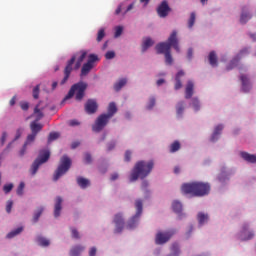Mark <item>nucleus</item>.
Here are the masks:
<instances>
[{"label":"nucleus","instance_id":"13","mask_svg":"<svg viewBox=\"0 0 256 256\" xmlns=\"http://www.w3.org/2000/svg\"><path fill=\"white\" fill-rule=\"evenodd\" d=\"M249 53V49L244 48L242 49L239 54L237 55V57H235L230 64L227 67V71H231V69H235V67H237V65H239V59H241L243 57V55H248Z\"/></svg>","mask_w":256,"mask_h":256},{"label":"nucleus","instance_id":"63","mask_svg":"<svg viewBox=\"0 0 256 256\" xmlns=\"http://www.w3.org/2000/svg\"><path fill=\"white\" fill-rule=\"evenodd\" d=\"M69 125H70V127H75V126L79 125V121H77V120H70L69 121Z\"/></svg>","mask_w":256,"mask_h":256},{"label":"nucleus","instance_id":"46","mask_svg":"<svg viewBox=\"0 0 256 256\" xmlns=\"http://www.w3.org/2000/svg\"><path fill=\"white\" fill-rule=\"evenodd\" d=\"M37 137V134H34L33 132L27 136L26 145L28 143H33L35 141V138Z\"/></svg>","mask_w":256,"mask_h":256},{"label":"nucleus","instance_id":"22","mask_svg":"<svg viewBox=\"0 0 256 256\" xmlns=\"http://www.w3.org/2000/svg\"><path fill=\"white\" fill-rule=\"evenodd\" d=\"M30 129H31L32 133H34V135H38L40 133V131L43 129V125L37 123V121H33L30 124Z\"/></svg>","mask_w":256,"mask_h":256},{"label":"nucleus","instance_id":"48","mask_svg":"<svg viewBox=\"0 0 256 256\" xmlns=\"http://www.w3.org/2000/svg\"><path fill=\"white\" fill-rule=\"evenodd\" d=\"M93 161L92 157H91V154L90 153H85L84 154V163H91Z\"/></svg>","mask_w":256,"mask_h":256},{"label":"nucleus","instance_id":"17","mask_svg":"<svg viewBox=\"0 0 256 256\" xmlns=\"http://www.w3.org/2000/svg\"><path fill=\"white\" fill-rule=\"evenodd\" d=\"M63 203V198H61L60 196L56 197V203L54 206V217H59L61 215V209H63V207L61 206Z\"/></svg>","mask_w":256,"mask_h":256},{"label":"nucleus","instance_id":"33","mask_svg":"<svg viewBox=\"0 0 256 256\" xmlns=\"http://www.w3.org/2000/svg\"><path fill=\"white\" fill-rule=\"evenodd\" d=\"M153 43L151 38H146L142 44V53H145L149 47H152Z\"/></svg>","mask_w":256,"mask_h":256},{"label":"nucleus","instance_id":"16","mask_svg":"<svg viewBox=\"0 0 256 256\" xmlns=\"http://www.w3.org/2000/svg\"><path fill=\"white\" fill-rule=\"evenodd\" d=\"M223 129L224 127L222 124H219L214 128V132L210 138V141H212V143L219 141V137L221 136V132L223 131Z\"/></svg>","mask_w":256,"mask_h":256},{"label":"nucleus","instance_id":"40","mask_svg":"<svg viewBox=\"0 0 256 256\" xmlns=\"http://www.w3.org/2000/svg\"><path fill=\"white\" fill-rule=\"evenodd\" d=\"M105 37V29H100L99 31H98V34H97V38H96V41L98 42V43H101V41H103V38Z\"/></svg>","mask_w":256,"mask_h":256},{"label":"nucleus","instance_id":"6","mask_svg":"<svg viewBox=\"0 0 256 256\" xmlns=\"http://www.w3.org/2000/svg\"><path fill=\"white\" fill-rule=\"evenodd\" d=\"M51 157V153L48 150H41L37 159L33 162L30 173L31 175H36L37 171H39V167L43 165V163H47L49 158Z\"/></svg>","mask_w":256,"mask_h":256},{"label":"nucleus","instance_id":"61","mask_svg":"<svg viewBox=\"0 0 256 256\" xmlns=\"http://www.w3.org/2000/svg\"><path fill=\"white\" fill-rule=\"evenodd\" d=\"M187 57H188L189 61H191V59H193V49L192 48L188 49Z\"/></svg>","mask_w":256,"mask_h":256},{"label":"nucleus","instance_id":"62","mask_svg":"<svg viewBox=\"0 0 256 256\" xmlns=\"http://www.w3.org/2000/svg\"><path fill=\"white\" fill-rule=\"evenodd\" d=\"M25 151H27V144H24L23 148L20 150V157H23V155H25Z\"/></svg>","mask_w":256,"mask_h":256},{"label":"nucleus","instance_id":"4","mask_svg":"<svg viewBox=\"0 0 256 256\" xmlns=\"http://www.w3.org/2000/svg\"><path fill=\"white\" fill-rule=\"evenodd\" d=\"M153 161H139L135 164L132 173L130 175V181H137V179H145L153 171Z\"/></svg>","mask_w":256,"mask_h":256},{"label":"nucleus","instance_id":"58","mask_svg":"<svg viewBox=\"0 0 256 256\" xmlns=\"http://www.w3.org/2000/svg\"><path fill=\"white\" fill-rule=\"evenodd\" d=\"M96 255H97V248L92 247V248L89 250V256H96Z\"/></svg>","mask_w":256,"mask_h":256},{"label":"nucleus","instance_id":"30","mask_svg":"<svg viewBox=\"0 0 256 256\" xmlns=\"http://www.w3.org/2000/svg\"><path fill=\"white\" fill-rule=\"evenodd\" d=\"M125 85H127V78H122L116 84H114V89L115 91H121Z\"/></svg>","mask_w":256,"mask_h":256},{"label":"nucleus","instance_id":"27","mask_svg":"<svg viewBox=\"0 0 256 256\" xmlns=\"http://www.w3.org/2000/svg\"><path fill=\"white\" fill-rule=\"evenodd\" d=\"M91 69H93V64H89L88 62L85 63L81 69V77H85L86 75H89V73L91 72Z\"/></svg>","mask_w":256,"mask_h":256},{"label":"nucleus","instance_id":"34","mask_svg":"<svg viewBox=\"0 0 256 256\" xmlns=\"http://www.w3.org/2000/svg\"><path fill=\"white\" fill-rule=\"evenodd\" d=\"M43 211H45V208L43 207H39L36 212L34 213V216H33V223H37V221H39V217H41V215H43Z\"/></svg>","mask_w":256,"mask_h":256},{"label":"nucleus","instance_id":"24","mask_svg":"<svg viewBox=\"0 0 256 256\" xmlns=\"http://www.w3.org/2000/svg\"><path fill=\"white\" fill-rule=\"evenodd\" d=\"M251 14L245 10H242V13L240 15V23L242 25H245L246 23H248L251 19Z\"/></svg>","mask_w":256,"mask_h":256},{"label":"nucleus","instance_id":"10","mask_svg":"<svg viewBox=\"0 0 256 256\" xmlns=\"http://www.w3.org/2000/svg\"><path fill=\"white\" fill-rule=\"evenodd\" d=\"M175 233V230H169L167 232H159L156 235V245H163L171 239V236Z\"/></svg>","mask_w":256,"mask_h":256},{"label":"nucleus","instance_id":"8","mask_svg":"<svg viewBox=\"0 0 256 256\" xmlns=\"http://www.w3.org/2000/svg\"><path fill=\"white\" fill-rule=\"evenodd\" d=\"M136 214L132 217L128 222V229H134L137 226V221H139V217H141V213H143V201L136 200L135 202Z\"/></svg>","mask_w":256,"mask_h":256},{"label":"nucleus","instance_id":"9","mask_svg":"<svg viewBox=\"0 0 256 256\" xmlns=\"http://www.w3.org/2000/svg\"><path fill=\"white\" fill-rule=\"evenodd\" d=\"M76 59H77V56L74 55L67 62V65L64 69V78L60 82V85H65L67 83V81H69V77H71V73L73 72V64L75 63Z\"/></svg>","mask_w":256,"mask_h":256},{"label":"nucleus","instance_id":"23","mask_svg":"<svg viewBox=\"0 0 256 256\" xmlns=\"http://www.w3.org/2000/svg\"><path fill=\"white\" fill-rule=\"evenodd\" d=\"M83 251H85V247L78 245V246H74L71 250H70V256H79L81 255V253H83Z\"/></svg>","mask_w":256,"mask_h":256},{"label":"nucleus","instance_id":"38","mask_svg":"<svg viewBox=\"0 0 256 256\" xmlns=\"http://www.w3.org/2000/svg\"><path fill=\"white\" fill-rule=\"evenodd\" d=\"M59 139V132H51L48 136V143Z\"/></svg>","mask_w":256,"mask_h":256},{"label":"nucleus","instance_id":"54","mask_svg":"<svg viewBox=\"0 0 256 256\" xmlns=\"http://www.w3.org/2000/svg\"><path fill=\"white\" fill-rule=\"evenodd\" d=\"M106 59H115V52L114 51H108L105 54Z\"/></svg>","mask_w":256,"mask_h":256},{"label":"nucleus","instance_id":"11","mask_svg":"<svg viewBox=\"0 0 256 256\" xmlns=\"http://www.w3.org/2000/svg\"><path fill=\"white\" fill-rule=\"evenodd\" d=\"M169 13H171V7H169V2H167V0H163L157 8V14L161 18H165L167 17V15H169Z\"/></svg>","mask_w":256,"mask_h":256},{"label":"nucleus","instance_id":"18","mask_svg":"<svg viewBox=\"0 0 256 256\" xmlns=\"http://www.w3.org/2000/svg\"><path fill=\"white\" fill-rule=\"evenodd\" d=\"M76 182H77V185H79V187L81 189H87V187H89L91 185V181H89V179L84 178L82 176H78L76 178Z\"/></svg>","mask_w":256,"mask_h":256},{"label":"nucleus","instance_id":"59","mask_svg":"<svg viewBox=\"0 0 256 256\" xmlns=\"http://www.w3.org/2000/svg\"><path fill=\"white\" fill-rule=\"evenodd\" d=\"M5 141H7V132L2 133V137H1L2 145H5Z\"/></svg>","mask_w":256,"mask_h":256},{"label":"nucleus","instance_id":"42","mask_svg":"<svg viewBox=\"0 0 256 256\" xmlns=\"http://www.w3.org/2000/svg\"><path fill=\"white\" fill-rule=\"evenodd\" d=\"M95 61H99V57L95 54H90L88 56V61L87 63H89L90 65H93V63H95Z\"/></svg>","mask_w":256,"mask_h":256},{"label":"nucleus","instance_id":"45","mask_svg":"<svg viewBox=\"0 0 256 256\" xmlns=\"http://www.w3.org/2000/svg\"><path fill=\"white\" fill-rule=\"evenodd\" d=\"M3 191H4V193H6V195L8 193H11V191H13V183L4 185Z\"/></svg>","mask_w":256,"mask_h":256},{"label":"nucleus","instance_id":"53","mask_svg":"<svg viewBox=\"0 0 256 256\" xmlns=\"http://www.w3.org/2000/svg\"><path fill=\"white\" fill-rule=\"evenodd\" d=\"M11 209H13V202L9 200L6 204V213H11Z\"/></svg>","mask_w":256,"mask_h":256},{"label":"nucleus","instance_id":"3","mask_svg":"<svg viewBox=\"0 0 256 256\" xmlns=\"http://www.w3.org/2000/svg\"><path fill=\"white\" fill-rule=\"evenodd\" d=\"M107 111L106 114L99 115L94 125H92V131H94V133H101V131L107 127L109 120L117 113V105L115 102L109 104Z\"/></svg>","mask_w":256,"mask_h":256},{"label":"nucleus","instance_id":"47","mask_svg":"<svg viewBox=\"0 0 256 256\" xmlns=\"http://www.w3.org/2000/svg\"><path fill=\"white\" fill-rule=\"evenodd\" d=\"M39 85H36L33 89V98L34 99H39Z\"/></svg>","mask_w":256,"mask_h":256},{"label":"nucleus","instance_id":"55","mask_svg":"<svg viewBox=\"0 0 256 256\" xmlns=\"http://www.w3.org/2000/svg\"><path fill=\"white\" fill-rule=\"evenodd\" d=\"M20 107L22 111H27L29 109V103L28 102H21Z\"/></svg>","mask_w":256,"mask_h":256},{"label":"nucleus","instance_id":"51","mask_svg":"<svg viewBox=\"0 0 256 256\" xmlns=\"http://www.w3.org/2000/svg\"><path fill=\"white\" fill-rule=\"evenodd\" d=\"M122 33H123V26H117L115 31V37H121Z\"/></svg>","mask_w":256,"mask_h":256},{"label":"nucleus","instance_id":"57","mask_svg":"<svg viewBox=\"0 0 256 256\" xmlns=\"http://www.w3.org/2000/svg\"><path fill=\"white\" fill-rule=\"evenodd\" d=\"M125 161L127 162V163H129V161H131V151H129V150H127L126 152H125Z\"/></svg>","mask_w":256,"mask_h":256},{"label":"nucleus","instance_id":"12","mask_svg":"<svg viewBox=\"0 0 256 256\" xmlns=\"http://www.w3.org/2000/svg\"><path fill=\"white\" fill-rule=\"evenodd\" d=\"M84 109L88 115H93L97 113V109H99V104H97V100L95 99H88Z\"/></svg>","mask_w":256,"mask_h":256},{"label":"nucleus","instance_id":"52","mask_svg":"<svg viewBox=\"0 0 256 256\" xmlns=\"http://www.w3.org/2000/svg\"><path fill=\"white\" fill-rule=\"evenodd\" d=\"M71 233H72V237H73L74 239H80V238H81V237L79 236V231H77V229L72 228V229H71Z\"/></svg>","mask_w":256,"mask_h":256},{"label":"nucleus","instance_id":"31","mask_svg":"<svg viewBox=\"0 0 256 256\" xmlns=\"http://www.w3.org/2000/svg\"><path fill=\"white\" fill-rule=\"evenodd\" d=\"M22 232H23V227H18L15 230L8 233L6 236V239H13V237H17V235H19Z\"/></svg>","mask_w":256,"mask_h":256},{"label":"nucleus","instance_id":"49","mask_svg":"<svg viewBox=\"0 0 256 256\" xmlns=\"http://www.w3.org/2000/svg\"><path fill=\"white\" fill-rule=\"evenodd\" d=\"M87 57V52L86 51H81L80 56L78 57L77 61H80L83 63L85 61V58Z\"/></svg>","mask_w":256,"mask_h":256},{"label":"nucleus","instance_id":"44","mask_svg":"<svg viewBox=\"0 0 256 256\" xmlns=\"http://www.w3.org/2000/svg\"><path fill=\"white\" fill-rule=\"evenodd\" d=\"M25 189V182H21L16 190L17 195H23V191Z\"/></svg>","mask_w":256,"mask_h":256},{"label":"nucleus","instance_id":"50","mask_svg":"<svg viewBox=\"0 0 256 256\" xmlns=\"http://www.w3.org/2000/svg\"><path fill=\"white\" fill-rule=\"evenodd\" d=\"M153 107H155V98L154 97L150 98L149 103L147 105V109L151 110V109H153Z\"/></svg>","mask_w":256,"mask_h":256},{"label":"nucleus","instance_id":"15","mask_svg":"<svg viewBox=\"0 0 256 256\" xmlns=\"http://www.w3.org/2000/svg\"><path fill=\"white\" fill-rule=\"evenodd\" d=\"M114 223L116 225L115 233H121L123 231V215L121 214H116L114 217Z\"/></svg>","mask_w":256,"mask_h":256},{"label":"nucleus","instance_id":"64","mask_svg":"<svg viewBox=\"0 0 256 256\" xmlns=\"http://www.w3.org/2000/svg\"><path fill=\"white\" fill-rule=\"evenodd\" d=\"M82 63H83V62H80L79 60H77L76 63H75L74 69H75L76 71H77V69H80Z\"/></svg>","mask_w":256,"mask_h":256},{"label":"nucleus","instance_id":"37","mask_svg":"<svg viewBox=\"0 0 256 256\" xmlns=\"http://www.w3.org/2000/svg\"><path fill=\"white\" fill-rule=\"evenodd\" d=\"M34 115H36V122L37 121H41V119H43V112L40 111L39 109V105H37L34 109Z\"/></svg>","mask_w":256,"mask_h":256},{"label":"nucleus","instance_id":"14","mask_svg":"<svg viewBox=\"0 0 256 256\" xmlns=\"http://www.w3.org/2000/svg\"><path fill=\"white\" fill-rule=\"evenodd\" d=\"M240 81L242 83V91L243 93H249L251 91V79H249V76L245 74L240 75Z\"/></svg>","mask_w":256,"mask_h":256},{"label":"nucleus","instance_id":"25","mask_svg":"<svg viewBox=\"0 0 256 256\" xmlns=\"http://www.w3.org/2000/svg\"><path fill=\"white\" fill-rule=\"evenodd\" d=\"M247 229H249L248 225H244L243 226V230H242V235H243V240L244 241H249V239H253V237H255V234L253 232H249L247 235Z\"/></svg>","mask_w":256,"mask_h":256},{"label":"nucleus","instance_id":"29","mask_svg":"<svg viewBox=\"0 0 256 256\" xmlns=\"http://www.w3.org/2000/svg\"><path fill=\"white\" fill-rule=\"evenodd\" d=\"M172 209L174 213H181L183 211V204L181 202L175 200L172 203Z\"/></svg>","mask_w":256,"mask_h":256},{"label":"nucleus","instance_id":"56","mask_svg":"<svg viewBox=\"0 0 256 256\" xmlns=\"http://www.w3.org/2000/svg\"><path fill=\"white\" fill-rule=\"evenodd\" d=\"M21 135H23V128H18L16 131V136L14 140L17 141V139H19Z\"/></svg>","mask_w":256,"mask_h":256},{"label":"nucleus","instance_id":"43","mask_svg":"<svg viewBox=\"0 0 256 256\" xmlns=\"http://www.w3.org/2000/svg\"><path fill=\"white\" fill-rule=\"evenodd\" d=\"M172 253L174 256H179V253H181V251L179 250V244L174 243L172 245Z\"/></svg>","mask_w":256,"mask_h":256},{"label":"nucleus","instance_id":"32","mask_svg":"<svg viewBox=\"0 0 256 256\" xmlns=\"http://www.w3.org/2000/svg\"><path fill=\"white\" fill-rule=\"evenodd\" d=\"M184 111H185V102H179L176 106L177 117H183Z\"/></svg>","mask_w":256,"mask_h":256},{"label":"nucleus","instance_id":"7","mask_svg":"<svg viewBox=\"0 0 256 256\" xmlns=\"http://www.w3.org/2000/svg\"><path fill=\"white\" fill-rule=\"evenodd\" d=\"M69 169H71V158L67 155H64L60 159V165L54 173V181H59V178L63 177V175H65Z\"/></svg>","mask_w":256,"mask_h":256},{"label":"nucleus","instance_id":"5","mask_svg":"<svg viewBox=\"0 0 256 256\" xmlns=\"http://www.w3.org/2000/svg\"><path fill=\"white\" fill-rule=\"evenodd\" d=\"M85 91H87V83L80 81L76 84H73L65 96L64 101H67L75 96L76 101H82L85 97Z\"/></svg>","mask_w":256,"mask_h":256},{"label":"nucleus","instance_id":"35","mask_svg":"<svg viewBox=\"0 0 256 256\" xmlns=\"http://www.w3.org/2000/svg\"><path fill=\"white\" fill-rule=\"evenodd\" d=\"M180 149H181V143H179V141H174L170 145V153H177V151H179Z\"/></svg>","mask_w":256,"mask_h":256},{"label":"nucleus","instance_id":"19","mask_svg":"<svg viewBox=\"0 0 256 256\" xmlns=\"http://www.w3.org/2000/svg\"><path fill=\"white\" fill-rule=\"evenodd\" d=\"M181 77H185V72H183L182 70H180L177 74H176V78H175V90H179L183 87V84L181 83Z\"/></svg>","mask_w":256,"mask_h":256},{"label":"nucleus","instance_id":"2","mask_svg":"<svg viewBox=\"0 0 256 256\" xmlns=\"http://www.w3.org/2000/svg\"><path fill=\"white\" fill-rule=\"evenodd\" d=\"M181 191L184 195H191V197H205L211 191V185L204 182L184 183L181 186Z\"/></svg>","mask_w":256,"mask_h":256},{"label":"nucleus","instance_id":"39","mask_svg":"<svg viewBox=\"0 0 256 256\" xmlns=\"http://www.w3.org/2000/svg\"><path fill=\"white\" fill-rule=\"evenodd\" d=\"M38 243L41 245V247H49L50 244L49 240L43 237L38 238Z\"/></svg>","mask_w":256,"mask_h":256},{"label":"nucleus","instance_id":"28","mask_svg":"<svg viewBox=\"0 0 256 256\" xmlns=\"http://www.w3.org/2000/svg\"><path fill=\"white\" fill-rule=\"evenodd\" d=\"M208 61L211 67H217V54L215 51H211L208 55Z\"/></svg>","mask_w":256,"mask_h":256},{"label":"nucleus","instance_id":"1","mask_svg":"<svg viewBox=\"0 0 256 256\" xmlns=\"http://www.w3.org/2000/svg\"><path fill=\"white\" fill-rule=\"evenodd\" d=\"M179 53V39L177 38V30H174L168 37L167 42H162L156 45L158 55H164L166 65H173V56L171 55V48Z\"/></svg>","mask_w":256,"mask_h":256},{"label":"nucleus","instance_id":"36","mask_svg":"<svg viewBox=\"0 0 256 256\" xmlns=\"http://www.w3.org/2000/svg\"><path fill=\"white\" fill-rule=\"evenodd\" d=\"M197 19V15L195 12L190 14V18L188 19V29H193V25H195V21Z\"/></svg>","mask_w":256,"mask_h":256},{"label":"nucleus","instance_id":"20","mask_svg":"<svg viewBox=\"0 0 256 256\" xmlns=\"http://www.w3.org/2000/svg\"><path fill=\"white\" fill-rule=\"evenodd\" d=\"M240 156L244 161H247V163H256V155L255 154H249L247 152H241Z\"/></svg>","mask_w":256,"mask_h":256},{"label":"nucleus","instance_id":"26","mask_svg":"<svg viewBox=\"0 0 256 256\" xmlns=\"http://www.w3.org/2000/svg\"><path fill=\"white\" fill-rule=\"evenodd\" d=\"M199 225H205L207 221H209V214H205L203 212H199L197 215Z\"/></svg>","mask_w":256,"mask_h":256},{"label":"nucleus","instance_id":"21","mask_svg":"<svg viewBox=\"0 0 256 256\" xmlns=\"http://www.w3.org/2000/svg\"><path fill=\"white\" fill-rule=\"evenodd\" d=\"M194 84L192 81H188L185 89V99H191L193 97Z\"/></svg>","mask_w":256,"mask_h":256},{"label":"nucleus","instance_id":"60","mask_svg":"<svg viewBox=\"0 0 256 256\" xmlns=\"http://www.w3.org/2000/svg\"><path fill=\"white\" fill-rule=\"evenodd\" d=\"M115 149V142H110L107 146V151H113Z\"/></svg>","mask_w":256,"mask_h":256},{"label":"nucleus","instance_id":"41","mask_svg":"<svg viewBox=\"0 0 256 256\" xmlns=\"http://www.w3.org/2000/svg\"><path fill=\"white\" fill-rule=\"evenodd\" d=\"M192 106L194 108V111H199V109H201V105L199 103V99L193 98L192 99Z\"/></svg>","mask_w":256,"mask_h":256}]
</instances>
